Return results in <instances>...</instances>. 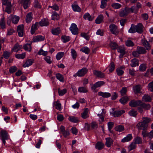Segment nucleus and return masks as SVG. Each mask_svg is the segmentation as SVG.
<instances>
[{
  "label": "nucleus",
  "mask_w": 153,
  "mask_h": 153,
  "mask_svg": "<svg viewBox=\"0 0 153 153\" xmlns=\"http://www.w3.org/2000/svg\"><path fill=\"white\" fill-rule=\"evenodd\" d=\"M143 121L138 123L137 127L139 129L145 130L146 129L148 126V123L151 121V119L148 117H143Z\"/></svg>",
  "instance_id": "obj_1"
},
{
  "label": "nucleus",
  "mask_w": 153,
  "mask_h": 153,
  "mask_svg": "<svg viewBox=\"0 0 153 153\" xmlns=\"http://www.w3.org/2000/svg\"><path fill=\"white\" fill-rule=\"evenodd\" d=\"M0 136L2 143L4 145H5V140H8L9 139V136L8 133L5 130H2L0 132Z\"/></svg>",
  "instance_id": "obj_2"
},
{
  "label": "nucleus",
  "mask_w": 153,
  "mask_h": 153,
  "mask_svg": "<svg viewBox=\"0 0 153 153\" xmlns=\"http://www.w3.org/2000/svg\"><path fill=\"white\" fill-rule=\"evenodd\" d=\"M113 108L112 109V111L110 112V114L114 117H116L121 116L123 114L125 113V111L123 110L120 111H114Z\"/></svg>",
  "instance_id": "obj_3"
},
{
  "label": "nucleus",
  "mask_w": 153,
  "mask_h": 153,
  "mask_svg": "<svg viewBox=\"0 0 153 153\" xmlns=\"http://www.w3.org/2000/svg\"><path fill=\"white\" fill-rule=\"evenodd\" d=\"M60 130L61 133L65 137H67L70 135L69 131L68 129H65V127L63 126H61L60 128Z\"/></svg>",
  "instance_id": "obj_4"
},
{
  "label": "nucleus",
  "mask_w": 153,
  "mask_h": 153,
  "mask_svg": "<svg viewBox=\"0 0 153 153\" xmlns=\"http://www.w3.org/2000/svg\"><path fill=\"white\" fill-rule=\"evenodd\" d=\"M130 8L126 7L124 9L122 10L119 13V15L121 17L127 16L130 12Z\"/></svg>",
  "instance_id": "obj_5"
},
{
  "label": "nucleus",
  "mask_w": 153,
  "mask_h": 153,
  "mask_svg": "<svg viewBox=\"0 0 153 153\" xmlns=\"http://www.w3.org/2000/svg\"><path fill=\"white\" fill-rule=\"evenodd\" d=\"M105 83V82L103 81L97 82L94 84L91 85V89L92 90H94L96 89V88L100 87L104 85Z\"/></svg>",
  "instance_id": "obj_6"
},
{
  "label": "nucleus",
  "mask_w": 153,
  "mask_h": 153,
  "mask_svg": "<svg viewBox=\"0 0 153 153\" xmlns=\"http://www.w3.org/2000/svg\"><path fill=\"white\" fill-rule=\"evenodd\" d=\"M70 29L73 34L76 35L78 34V29L76 24L74 23L72 24Z\"/></svg>",
  "instance_id": "obj_7"
},
{
  "label": "nucleus",
  "mask_w": 153,
  "mask_h": 153,
  "mask_svg": "<svg viewBox=\"0 0 153 153\" xmlns=\"http://www.w3.org/2000/svg\"><path fill=\"white\" fill-rule=\"evenodd\" d=\"M110 30L111 33L114 34H117L118 33L117 27L114 24H111L109 26Z\"/></svg>",
  "instance_id": "obj_8"
},
{
  "label": "nucleus",
  "mask_w": 153,
  "mask_h": 153,
  "mask_svg": "<svg viewBox=\"0 0 153 153\" xmlns=\"http://www.w3.org/2000/svg\"><path fill=\"white\" fill-rule=\"evenodd\" d=\"M88 71V69L86 68H83L77 72L76 75L79 76H84L87 73Z\"/></svg>",
  "instance_id": "obj_9"
},
{
  "label": "nucleus",
  "mask_w": 153,
  "mask_h": 153,
  "mask_svg": "<svg viewBox=\"0 0 153 153\" xmlns=\"http://www.w3.org/2000/svg\"><path fill=\"white\" fill-rule=\"evenodd\" d=\"M20 4H23L25 9H27L29 7L30 4V0H19Z\"/></svg>",
  "instance_id": "obj_10"
},
{
  "label": "nucleus",
  "mask_w": 153,
  "mask_h": 153,
  "mask_svg": "<svg viewBox=\"0 0 153 153\" xmlns=\"http://www.w3.org/2000/svg\"><path fill=\"white\" fill-rule=\"evenodd\" d=\"M142 134L143 137H148L151 139L153 137V130H152L149 133L145 131H143Z\"/></svg>",
  "instance_id": "obj_11"
},
{
  "label": "nucleus",
  "mask_w": 153,
  "mask_h": 153,
  "mask_svg": "<svg viewBox=\"0 0 153 153\" xmlns=\"http://www.w3.org/2000/svg\"><path fill=\"white\" fill-rule=\"evenodd\" d=\"M24 25H19L17 27V32L19 36L20 37H22L23 35Z\"/></svg>",
  "instance_id": "obj_12"
},
{
  "label": "nucleus",
  "mask_w": 153,
  "mask_h": 153,
  "mask_svg": "<svg viewBox=\"0 0 153 153\" xmlns=\"http://www.w3.org/2000/svg\"><path fill=\"white\" fill-rule=\"evenodd\" d=\"M141 103V101L140 100H133L130 102L129 105L131 107H136L139 105Z\"/></svg>",
  "instance_id": "obj_13"
},
{
  "label": "nucleus",
  "mask_w": 153,
  "mask_h": 153,
  "mask_svg": "<svg viewBox=\"0 0 153 153\" xmlns=\"http://www.w3.org/2000/svg\"><path fill=\"white\" fill-rule=\"evenodd\" d=\"M45 39V37L41 35H38L34 36L33 38V42H38L44 40Z\"/></svg>",
  "instance_id": "obj_14"
},
{
  "label": "nucleus",
  "mask_w": 153,
  "mask_h": 153,
  "mask_svg": "<svg viewBox=\"0 0 153 153\" xmlns=\"http://www.w3.org/2000/svg\"><path fill=\"white\" fill-rule=\"evenodd\" d=\"M136 32L139 33H142L143 31V25L141 23H139L135 25Z\"/></svg>",
  "instance_id": "obj_15"
},
{
  "label": "nucleus",
  "mask_w": 153,
  "mask_h": 153,
  "mask_svg": "<svg viewBox=\"0 0 153 153\" xmlns=\"http://www.w3.org/2000/svg\"><path fill=\"white\" fill-rule=\"evenodd\" d=\"M132 136L131 134H128L126 137L122 139L121 142L123 143H125L130 141L132 139Z\"/></svg>",
  "instance_id": "obj_16"
},
{
  "label": "nucleus",
  "mask_w": 153,
  "mask_h": 153,
  "mask_svg": "<svg viewBox=\"0 0 153 153\" xmlns=\"http://www.w3.org/2000/svg\"><path fill=\"white\" fill-rule=\"evenodd\" d=\"M142 43L143 45L146 48V50H149L151 49V47L149 42L145 39L142 40Z\"/></svg>",
  "instance_id": "obj_17"
},
{
  "label": "nucleus",
  "mask_w": 153,
  "mask_h": 153,
  "mask_svg": "<svg viewBox=\"0 0 153 153\" xmlns=\"http://www.w3.org/2000/svg\"><path fill=\"white\" fill-rule=\"evenodd\" d=\"M89 109L88 108L85 109L83 113L81 114V116L83 119H86L89 117L88 112Z\"/></svg>",
  "instance_id": "obj_18"
},
{
  "label": "nucleus",
  "mask_w": 153,
  "mask_h": 153,
  "mask_svg": "<svg viewBox=\"0 0 153 153\" xmlns=\"http://www.w3.org/2000/svg\"><path fill=\"white\" fill-rule=\"evenodd\" d=\"M98 95L99 96H102L103 98H108L111 96V94L109 92H103L100 91L98 92Z\"/></svg>",
  "instance_id": "obj_19"
},
{
  "label": "nucleus",
  "mask_w": 153,
  "mask_h": 153,
  "mask_svg": "<svg viewBox=\"0 0 153 153\" xmlns=\"http://www.w3.org/2000/svg\"><path fill=\"white\" fill-rule=\"evenodd\" d=\"M41 26H46L48 25L49 22L47 19H43L39 23V25Z\"/></svg>",
  "instance_id": "obj_20"
},
{
  "label": "nucleus",
  "mask_w": 153,
  "mask_h": 153,
  "mask_svg": "<svg viewBox=\"0 0 153 153\" xmlns=\"http://www.w3.org/2000/svg\"><path fill=\"white\" fill-rule=\"evenodd\" d=\"M39 27V22H36L35 24L33 25L31 28V33L33 34L35 32L36 30Z\"/></svg>",
  "instance_id": "obj_21"
},
{
  "label": "nucleus",
  "mask_w": 153,
  "mask_h": 153,
  "mask_svg": "<svg viewBox=\"0 0 153 153\" xmlns=\"http://www.w3.org/2000/svg\"><path fill=\"white\" fill-rule=\"evenodd\" d=\"M137 50L139 54H144L146 53L145 49L142 47H137Z\"/></svg>",
  "instance_id": "obj_22"
},
{
  "label": "nucleus",
  "mask_w": 153,
  "mask_h": 153,
  "mask_svg": "<svg viewBox=\"0 0 153 153\" xmlns=\"http://www.w3.org/2000/svg\"><path fill=\"white\" fill-rule=\"evenodd\" d=\"M105 144L108 147H110L113 144V141L112 139L110 137L106 138Z\"/></svg>",
  "instance_id": "obj_23"
},
{
  "label": "nucleus",
  "mask_w": 153,
  "mask_h": 153,
  "mask_svg": "<svg viewBox=\"0 0 153 153\" xmlns=\"http://www.w3.org/2000/svg\"><path fill=\"white\" fill-rule=\"evenodd\" d=\"M104 17L102 15H99L95 20V23L97 24H100L103 21Z\"/></svg>",
  "instance_id": "obj_24"
},
{
  "label": "nucleus",
  "mask_w": 153,
  "mask_h": 153,
  "mask_svg": "<svg viewBox=\"0 0 153 153\" xmlns=\"http://www.w3.org/2000/svg\"><path fill=\"white\" fill-rule=\"evenodd\" d=\"M34 62V60L32 59H28L27 60L25 63L23 65L24 67H28L31 65Z\"/></svg>",
  "instance_id": "obj_25"
},
{
  "label": "nucleus",
  "mask_w": 153,
  "mask_h": 153,
  "mask_svg": "<svg viewBox=\"0 0 153 153\" xmlns=\"http://www.w3.org/2000/svg\"><path fill=\"white\" fill-rule=\"evenodd\" d=\"M131 62V63L130 64V65L132 67H135L139 65V61L136 58L132 59Z\"/></svg>",
  "instance_id": "obj_26"
},
{
  "label": "nucleus",
  "mask_w": 153,
  "mask_h": 153,
  "mask_svg": "<svg viewBox=\"0 0 153 153\" xmlns=\"http://www.w3.org/2000/svg\"><path fill=\"white\" fill-rule=\"evenodd\" d=\"M93 74L94 76H105L104 74L103 73L96 70L94 71Z\"/></svg>",
  "instance_id": "obj_27"
},
{
  "label": "nucleus",
  "mask_w": 153,
  "mask_h": 153,
  "mask_svg": "<svg viewBox=\"0 0 153 153\" xmlns=\"http://www.w3.org/2000/svg\"><path fill=\"white\" fill-rule=\"evenodd\" d=\"M83 18L85 20H88L89 21H92L94 19V17H92L89 13H85L83 16Z\"/></svg>",
  "instance_id": "obj_28"
},
{
  "label": "nucleus",
  "mask_w": 153,
  "mask_h": 153,
  "mask_svg": "<svg viewBox=\"0 0 153 153\" xmlns=\"http://www.w3.org/2000/svg\"><path fill=\"white\" fill-rule=\"evenodd\" d=\"M115 130L119 132L123 131L124 130V127L122 125H119L116 126L115 128Z\"/></svg>",
  "instance_id": "obj_29"
},
{
  "label": "nucleus",
  "mask_w": 153,
  "mask_h": 153,
  "mask_svg": "<svg viewBox=\"0 0 153 153\" xmlns=\"http://www.w3.org/2000/svg\"><path fill=\"white\" fill-rule=\"evenodd\" d=\"M24 49L26 51L30 52L31 50V44L27 43L24 45Z\"/></svg>",
  "instance_id": "obj_30"
},
{
  "label": "nucleus",
  "mask_w": 153,
  "mask_h": 153,
  "mask_svg": "<svg viewBox=\"0 0 153 153\" xmlns=\"http://www.w3.org/2000/svg\"><path fill=\"white\" fill-rule=\"evenodd\" d=\"M31 14V13H28L26 16V21L27 23H30L32 19Z\"/></svg>",
  "instance_id": "obj_31"
},
{
  "label": "nucleus",
  "mask_w": 153,
  "mask_h": 153,
  "mask_svg": "<svg viewBox=\"0 0 153 153\" xmlns=\"http://www.w3.org/2000/svg\"><path fill=\"white\" fill-rule=\"evenodd\" d=\"M22 47V45L16 43L14 45L13 48L12 49V51H13L16 52H17L21 49Z\"/></svg>",
  "instance_id": "obj_32"
},
{
  "label": "nucleus",
  "mask_w": 153,
  "mask_h": 153,
  "mask_svg": "<svg viewBox=\"0 0 153 153\" xmlns=\"http://www.w3.org/2000/svg\"><path fill=\"white\" fill-rule=\"evenodd\" d=\"M55 108L56 109L60 111L62 109V108L61 107V104L60 103L59 101V100H57L54 102Z\"/></svg>",
  "instance_id": "obj_33"
},
{
  "label": "nucleus",
  "mask_w": 153,
  "mask_h": 153,
  "mask_svg": "<svg viewBox=\"0 0 153 153\" xmlns=\"http://www.w3.org/2000/svg\"><path fill=\"white\" fill-rule=\"evenodd\" d=\"M105 115V114L103 112V111L100 114H98L97 116L99 117V121L100 123H101L104 121V117Z\"/></svg>",
  "instance_id": "obj_34"
},
{
  "label": "nucleus",
  "mask_w": 153,
  "mask_h": 153,
  "mask_svg": "<svg viewBox=\"0 0 153 153\" xmlns=\"http://www.w3.org/2000/svg\"><path fill=\"white\" fill-rule=\"evenodd\" d=\"M108 129L110 133H113V131L111 129L114 127V123L112 122H109L108 123Z\"/></svg>",
  "instance_id": "obj_35"
},
{
  "label": "nucleus",
  "mask_w": 153,
  "mask_h": 153,
  "mask_svg": "<svg viewBox=\"0 0 153 153\" xmlns=\"http://www.w3.org/2000/svg\"><path fill=\"white\" fill-rule=\"evenodd\" d=\"M60 29L59 27L53 29L52 30V33L55 35H57L60 33Z\"/></svg>",
  "instance_id": "obj_36"
},
{
  "label": "nucleus",
  "mask_w": 153,
  "mask_h": 153,
  "mask_svg": "<svg viewBox=\"0 0 153 153\" xmlns=\"http://www.w3.org/2000/svg\"><path fill=\"white\" fill-rule=\"evenodd\" d=\"M142 100L146 102H149L151 101V98L148 95H145L143 96Z\"/></svg>",
  "instance_id": "obj_37"
},
{
  "label": "nucleus",
  "mask_w": 153,
  "mask_h": 153,
  "mask_svg": "<svg viewBox=\"0 0 153 153\" xmlns=\"http://www.w3.org/2000/svg\"><path fill=\"white\" fill-rule=\"evenodd\" d=\"M73 9L74 11L80 12L81 11V8L77 5L74 4L72 5Z\"/></svg>",
  "instance_id": "obj_38"
},
{
  "label": "nucleus",
  "mask_w": 153,
  "mask_h": 153,
  "mask_svg": "<svg viewBox=\"0 0 153 153\" xmlns=\"http://www.w3.org/2000/svg\"><path fill=\"white\" fill-rule=\"evenodd\" d=\"M80 51L85 53L86 54H88L90 52V49L87 47H84L80 49Z\"/></svg>",
  "instance_id": "obj_39"
},
{
  "label": "nucleus",
  "mask_w": 153,
  "mask_h": 153,
  "mask_svg": "<svg viewBox=\"0 0 153 153\" xmlns=\"http://www.w3.org/2000/svg\"><path fill=\"white\" fill-rule=\"evenodd\" d=\"M0 25L2 28H5V21L4 17L2 18L0 20Z\"/></svg>",
  "instance_id": "obj_40"
},
{
  "label": "nucleus",
  "mask_w": 153,
  "mask_h": 153,
  "mask_svg": "<svg viewBox=\"0 0 153 153\" xmlns=\"http://www.w3.org/2000/svg\"><path fill=\"white\" fill-rule=\"evenodd\" d=\"M104 145L101 142H98L95 145V146L96 149L101 150L103 148Z\"/></svg>",
  "instance_id": "obj_41"
},
{
  "label": "nucleus",
  "mask_w": 153,
  "mask_h": 153,
  "mask_svg": "<svg viewBox=\"0 0 153 153\" xmlns=\"http://www.w3.org/2000/svg\"><path fill=\"white\" fill-rule=\"evenodd\" d=\"M71 53L72 57L74 59H76L77 55V54L76 51L73 48L71 49Z\"/></svg>",
  "instance_id": "obj_42"
},
{
  "label": "nucleus",
  "mask_w": 153,
  "mask_h": 153,
  "mask_svg": "<svg viewBox=\"0 0 153 153\" xmlns=\"http://www.w3.org/2000/svg\"><path fill=\"white\" fill-rule=\"evenodd\" d=\"M133 141L136 144H140L142 142V139L140 137H137L134 139Z\"/></svg>",
  "instance_id": "obj_43"
},
{
  "label": "nucleus",
  "mask_w": 153,
  "mask_h": 153,
  "mask_svg": "<svg viewBox=\"0 0 153 153\" xmlns=\"http://www.w3.org/2000/svg\"><path fill=\"white\" fill-rule=\"evenodd\" d=\"M129 100L128 98L127 97H125L122 98L120 100V102L123 104H124L126 103Z\"/></svg>",
  "instance_id": "obj_44"
},
{
  "label": "nucleus",
  "mask_w": 153,
  "mask_h": 153,
  "mask_svg": "<svg viewBox=\"0 0 153 153\" xmlns=\"http://www.w3.org/2000/svg\"><path fill=\"white\" fill-rule=\"evenodd\" d=\"M128 32L130 33H134L136 32L135 25L132 24L131 25V27L128 30Z\"/></svg>",
  "instance_id": "obj_45"
},
{
  "label": "nucleus",
  "mask_w": 153,
  "mask_h": 153,
  "mask_svg": "<svg viewBox=\"0 0 153 153\" xmlns=\"http://www.w3.org/2000/svg\"><path fill=\"white\" fill-rule=\"evenodd\" d=\"M19 19V17L17 16H13L12 18V23L14 24H16L18 22Z\"/></svg>",
  "instance_id": "obj_46"
},
{
  "label": "nucleus",
  "mask_w": 153,
  "mask_h": 153,
  "mask_svg": "<svg viewBox=\"0 0 153 153\" xmlns=\"http://www.w3.org/2000/svg\"><path fill=\"white\" fill-rule=\"evenodd\" d=\"M133 90L134 92L136 94L140 92V86L139 85H137L135 87H134Z\"/></svg>",
  "instance_id": "obj_47"
},
{
  "label": "nucleus",
  "mask_w": 153,
  "mask_h": 153,
  "mask_svg": "<svg viewBox=\"0 0 153 153\" xmlns=\"http://www.w3.org/2000/svg\"><path fill=\"white\" fill-rule=\"evenodd\" d=\"M107 1V0H101V4L100 6L101 8L104 9L106 7Z\"/></svg>",
  "instance_id": "obj_48"
},
{
  "label": "nucleus",
  "mask_w": 153,
  "mask_h": 153,
  "mask_svg": "<svg viewBox=\"0 0 153 153\" xmlns=\"http://www.w3.org/2000/svg\"><path fill=\"white\" fill-rule=\"evenodd\" d=\"M146 66L145 64H142L139 67V70L140 71H144L146 70Z\"/></svg>",
  "instance_id": "obj_49"
},
{
  "label": "nucleus",
  "mask_w": 153,
  "mask_h": 153,
  "mask_svg": "<svg viewBox=\"0 0 153 153\" xmlns=\"http://www.w3.org/2000/svg\"><path fill=\"white\" fill-rule=\"evenodd\" d=\"M78 91L80 93H86L88 92V90L85 87H81L78 88Z\"/></svg>",
  "instance_id": "obj_50"
},
{
  "label": "nucleus",
  "mask_w": 153,
  "mask_h": 153,
  "mask_svg": "<svg viewBox=\"0 0 153 153\" xmlns=\"http://www.w3.org/2000/svg\"><path fill=\"white\" fill-rule=\"evenodd\" d=\"M58 92L59 95L60 96H62L64 95L67 92V90L65 88L62 90L59 89H58Z\"/></svg>",
  "instance_id": "obj_51"
},
{
  "label": "nucleus",
  "mask_w": 153,
  "mask_h": 153,
  "mask_svg": "<svg viewBox=\"0 0 153 153\" xmlns=\"http://www.w3.org/2000/svg\"><path fill=\"white\" fill-rule=\"evenodd\" d=\"M111 6L115 9H118L122 7L121 4L118 3H113L111 4Z\"/></svg>",
  "instance_id": "obj_52"
},
{
  "label": "nucleus",
  "mask_w": 153,
  "mask_h": 153,
  "mask_svg": "<svg viewBox=\"0 0 153 153\" xmlns=\"http://www.w3.org/2000/svg\"><path fill=\"white\" fill-rule=\"evenodd\" d=\"M128 114L131 116L135 117L137 115V112L134 110H132L129 112Z\"/></svg>",
  "instance_id": "obj_53"
},
{
  "label": "nucleus",
  "mask_w": 153,
  "mask_h": 153,
  "mask_svg": "<svg viewBox=\"0 0 153 153\" xmlns=\"http://www.w3.org/2000/svg\"><path fill=\"white\" fill-rule=\"evenodd\" d=\"M110 46L112 49L115 50L117 48L118 45L116 42H112L110 43Z\"/></svg>",
  "instance_id": "obj_54"
},
{
  "label": "nucleus",
  "mask_w": 153,
  "mask_h": 153,
  "mask_svg": "<svg viewBox=\"0 0 153 153\" xmlns=\"http://www.w3.org/2000/svg\"><path fill=\"white\" fill-rule=\"evenodd\" d=\"M52 19L53 20H57L59 18V15L56 12L54 11L52 16Z\"/></svg>",
  "instance_id": "obj_55"
},
{
  "label": "nucleus",
  "mask_w": 153,
  "mask_h": 153,
  "mask_svg": "<svg viewBox=\"0 0 153 153\" xmlns=\"http://www.w3.org/2000/svg\"><path fill=\"white\" fill-rule=\"evenodd\" d=\"M130 12L131 13H137L138 11V9L135 6H133L130 8Z\"/></svg>",
  "instance_id": "obj_56"
},
{
  "label": "nucleus",
  "mask_w": 153,
  "mask_h": 153,
  "mask_svg": "<svg viewBox=\"0 0 153 153\" xmlns=\"http://www.w3.org/2000/svg\"><path fill=\"white\" fill-rule=\"evenodd\" d=\"M68 120L71 122L74 123H76L78 121V119L77 117H69L68 118Z\"/></svg>",
  "instance_id": "obj_57"
},
{
  "label": "nucleus",
  "mask_w": 153,
  "mask_h": 153,
  "mask_svg": "<svg viewBox=\"0 0 153 153\" xmlns=\"http://www.w3.org/2000/svg\"><path fill=\"white\" fill-rule=\"evenodd\" d=\"M141 106L143 107L144 109L147 110L151 108L150 105L149 104L143 103L141 104Z\"/></svg>",
  "instance_id": "obj_58"
},
{
  "label": "nucleus",
  "mask_w": 153,
  "mask_h": 153,
  "mask_svg": "<svg viewBox=\"0 0 153 153\" xmlns=\"http://www.w3.org/2000/svg\"><path fill=\"white\" fill-rule=\"evenodd\" d=\"M109 71L110 72H111L113 71L115 68V65H114V62H111L109 66Z\"/></svg>",
  "instance_id": "obj_59"
},
{
  "label": "nucleus",
  "mask_w": 153,
  "mask_h": 153,
  "mask_svg": "<svg viewBox=\"0 0 153 153\" xmlns=\"http://www.w3.org/2000/svg\"><path fill=\"white\" fill-rule=\"evenodd\" d=\"M5 10V11L7 12L8 13H10L11 12V7L12 5L11 4L9 5H7Z\"/></svg>",
  "instance_id": "obj_60"
},
{
  "label": "nucleus",
  "mask_w": 153,
  "mask_h": 153,
  "mask_svg": "<svg viewBox=\"0 0 153 153\" xmlns=\"http://www.w3.org/2000/svg\"><path fill=\"white\" fill-rule=\"evenodd\" d=\"M136 144L133 142L130 144L128 147V150L129 151L134 149L136 147Z\"/></svg>",
  "instance_id": "obj_61"
},
{
  "label": "nucleus",
  "mask_w": 153,
  "mask_h": 153,
  "mask_svg": "<svg viewBox=\"0 0 153 153\" xmlns=\"http://www.w3.org/2000/svg\"><path fill=\"white\" fill-rule=\"evenodd\" d=\"M64 53L63 52H60L58 53L56 56V57L57 60H60L63 57Z\"/></svg>",
  "instance_id": "obj_62"
},
{
  "label": "nucleus",
  "mask_w": 153,
  "mask_h": 153,
  "mask_svg": "<svg viewBox=\"0 0 153 153\" xmlns=\"http://www.w3.org/2000/svg\"><path fill=\"white\" fill-rule=\"evenodd\" d=\"M126 45L127 46L132 47L134 45V43L131 40H128L126 41Z\"/></svg>",
  "instance_id": "obj_63"
},
{
  "label": "nucleus",
  "mask_w": 153,
  "mask_h": 153,
  "mask_svg": "<svg viewBox=\"0 0 153 153\" xmlns=\"http://www.w3.org/2000/svg\"><path fill=\"white\" fill-rule=\"evenodd\" d=\"M148 90L151 91H153V81L149 83L148 85Z\"/></svg>",
  "instance_id": "obj_64"
}]
</instances>
